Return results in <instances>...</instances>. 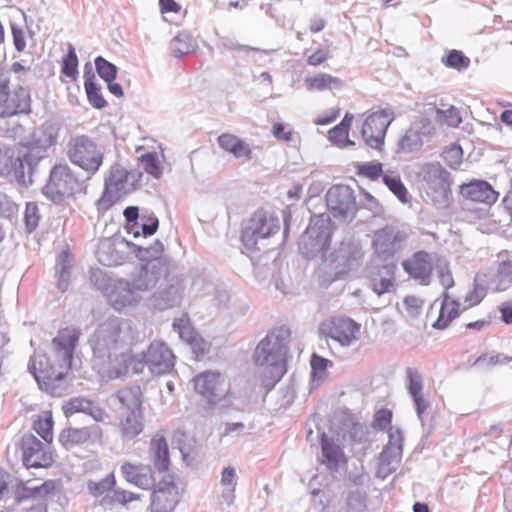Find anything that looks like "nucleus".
Listing matches in <instances>:
<instances>
[{
  "mask_svg": "<svg viewBox=\"0 0 512 512\" xmlns=\"http://www.w3.org/2000/svg\"><path fill=\"white\" fill-rule=\"evenodd\" d=\"M321 448V462L326 465L331 473H338L345 469L347 459L342 448L334 443L333 440L328 439L324 434L321 439Z\"/></svg>",
  "mask_w": 512,
  "mask_h": 512,
  "instance_id": "7c9ffc66",
  "label": "nucleus"
},
{
  "mask_svg": "<svg viewBox=\"0 0 512 512\" xmlns=\"http://www.w3.org/2000/svg\"><path fill=\"white\" fill-rule=\"evenodd\" d=\"M326 202L331 210L343 217H347L355 209L353 191L345 185L331 187L326 194Z\"/></svg>",
  "mask_w": 512,
  "mask_h": 512,
  "instance_id": "bb28decb",
  "label": "nucleus"
},
{
  "mask_svg": "<svg viewBox=\"0 0 512 512\" xmlns=\"http://www.w3.org/2000/svg\"><path fill=\"white\" fill-rule=\"evenodd\" d=\"M394 120V112L390 108L381 109L368 115L365 119L361 135L365 143L376 150L384 144L386 131Z\"/></svg>",
  "mask_w": 512,
  "mask_h": 512,
  "instance_id": "ddd939ff",
  "label": "nucleus"
},
{
  "mask_svg": "<svg viewBox=\"0 0 512 512\" xmlns=\"http://www.w3.org/2000/svg\"><path fill=\"white\" fill-rule=\"evenodd\" d=\"M311 381L313 385L318 386L326 376V369L332 366V362L326 358L313 354L310 360Z\"/></svg>",
  "mask_w": 512,
  "mask_h": 512,
  "instance_id": "de8ad7c7",
  "label": "nucleus"
},
{
  "mask_svg": "<svg viewBox=\"0 0 512 512\" xmlns=\"http://www.w3.org/2000/svg\"><path fill=\"white\" fill-rule=\"evenodd\" d=\"M53 420L50 412H44L41 414L37 421L34 423V430L42 439L47 443H51L53 440Z\"/></svg>",
  "mask_w": 512,
  "mask_h": 512,
  "instance_id": "8fccbe9b",
  "label": "nucleus"
},
{
  "mask_svg": "<svg viewBox=\"0 0 512 512\" xmlns=\"http://www.w3.org/2000/svg\"><path fill=\"white\" fill-rule=\"evenodd\" d=\"M288 330L280 328L268 333L257 345L254 353L256 365L263 367L265 386H274L286 373Z\"/></svg>",
  "mask_w": 512,
  "mask_h": 512,
  "instance_id": "7ed1b4c3",
  "label": "nucleus"
},
{
  "mask_svg": "<svg viewBox=\"0 0 512 512\" xmlns=\"http://www.w3.org/2000/svg\"><path fill=\"white\" fill-rule=\"evenodd\" d=\"M402 458L401 451H394L389 448H384L379 456V466L377 470V477L385 479L390 474L396 471Z\"/></svg>",
  "mask_w": 512,
  "mask_h": 512,
  "instance_id": "58836bf2",
  "label": "nucleus"
},
{
  "mask_svg": "<svg viewBox=\"0 0 512 512\" xmlns=\"http://www.w3.org/2000/svg\"><path fill=\"white\" fill-rule=\"evenodd\" d=\"M67 156L74 165L91 177L102 166L104 152L102 147L89 136L78 135L70 139L67 145Z\"/></svg>",
  "mask_w": 512,
  "mask_h": 512,
  "instance_id": "20e7f679",
  "label": "nucleus"
},
{
  "mask_svg": "<svg viewBox=\"0 0 512 512\" xmlns=\"http://www.w3.org/2000/svg\"><path fill=\"white\" fill-rule=\"evenodd\" d=\"M66 415L84 412L91 415L96 421L102 420L103 412L94 406V404L83 398H73L64 406Z\"/></svg>",
  "mask_w": 512,
  "mask_h": 512,
  "instance_id": "37998d69",
  "label": "nucleus"
},
{
  "mask_svg": "<svg viewBox=\"0 0 512 512\" xmlns=\"http://www.w3.org/2000/svg\"><path fill=\"white\" fill-rule=\"evenodd\" d=\"M115 485V477L113 474H109L99 481L89 480L87 482V488L91 495L99 497L111 490Z\"/></svg>",
  "mask_w": 512,
  "mask_h": 512,
  "instance_id": "6e6d98bb",
  "label": "nucleus"
},
{
  "mask_svg": "<svg viewBox=\"0 0 512 512\" xmlns=\"http://www.w3.org/2000/svg\"><path fill=\"white\" fill-rule=\"evenodd\" d=\"M460 193L466 199L489 205L493 204L498 198V193L484 180H473L461 185Z\"/></svg>",
  "mask_w": 512,
  "mask_h": 512,
  "instance_id": "c756f323",
  "label": "nucleus"
},
{
  "mask_svg": "<svg viewBox=\"0 0 512 512\" xmlns=\"http://www.w3.org/2000/svg\"><path fill=\"white\" fill-rule=\"evenodd\" d=\"M173 329L178 333L179 337L187 343L190 342L197 334V332L192 328L189 320L184 317L174 320Z\"/></svg>",
  "mask_w": 512,
  "mask_h": 512,
  "instance_id": "e2e57ef3",
  "label": "nucleus"
},
{
  "mask_svg": "<svg viewBox=\"0 0 512 512\" xmlns=\"http://www.w3.org/2000/svg\"><path fill=\"white\" fill-rule=\"evenodd\" d=\"M141 160L144 170L148 174L154 177H159L161 175L162 169L155 153H146L141 156Z\"/></svg>",
  "mask_w": 512,
  "mask_h": 512,
  "instance_id": "774afa93",
  "label": "nucleus"
},
{
  "mask_svg": "<svg viewBox=\"0 0 512 512\" xmlns=\"http://www.w3.org/2000/svg\"><path fill=\"white\" fill-rule=\"evenodd\" d=\"M367 499L368 496L365 490L359 487L349 489L345 499L346 512H365Z\"/></svg>",
  "mask_w": 512,
  "mask_h": 512,
  "instance_id": "49530a36",
  "label": "nucleus"
},
{
  "mask_svg": "<svg viewBox=\"0 0 512 512\" xmlns=\"http://www.w3.org/2000/svg\"><path fill=\"white\" fill-rule=\"evenodd\" d=\"M187 279L182 276L172 277L165 287L156 291L151 301L154 307L165 310L181 304Z\"/></svg>",
  "mask_w": 512,
  "mask_h": 512,
  "instance_id": "412c9836",
  "label": "nucleus"
},
{
  "mask_svg": "<svg viewBox=\"0 0 512 512\" xmlns=\"http://www.w3.org/2000/svg\"><path fill=\"white\" fill-rule=\"evenodd\" d=\"M427 197L438 205H446L450 195L448 174L438 163L425 164L420 172Z\"/></svg>",
  "mask_w": 512,
  "mask_h": 512,
  "instance_id": "6e6552de",
  "label": "nucleus"
},
{
  "mask_svg": "<svg viewBox=\"0 0 512 512\" xmlns=\"http://www.w3.org/2000/svg\"><path fill=\"white\" fill-rule=\"evenodd\" d=\"M95 67L98 75L105 81H114L117 75V67L101 56L95 58Z\"/></svg>",
  "mask_w": 512,
  "mask_h": 512,
  "instance_id": "bf43d9fd",
  "label": "nucleus"
},
{
  "mask_svg": "<svg viewBox=\"0 0 512 512\" xmlns=\"http://www.w3.org/2000/svg\"><path fill=\"white\" fill-rule=\"evenodd\" d=\"M321 330L341 346L349 347L359 339L361 325L350 318L337 317L323 323Z\"/></svg>",
  "mask_w": 512,
  "mask_h": 512,
  "instance_id": "2eb2a0df",
  "label": "nucleus"
},
{
  "mask_svg": "<svg viewBox=\"0 0 512 512\" xmlns=\"http://www.w3.org/2000/svg\"><path fill=\"white\" fill-rule=\"evenodd\" d=\"M78 339L79 332L76 329H62L52 341L53 362L45 354L35 353L31 357L28 370L42 390L61 396Z\"/></svg>",
  "mask_w": 512,
  "mask_h": 512,
  "instance_id": "f257e3e1",
  "label": "nucleus"
},
{
  "mask_svg": "<svg viewBox=\"0 0 512 512\" xmlns=\"http://www.w3.org/2000/svg\"><path fill=\"white\" fill-rule=\"evenodd\" d=\"M117 398L127 411H142V391L139 386L120 389Z\"/></svg>",
  "mask_w": 512,
  "mask_h": 512,
  "instance_id": "a19ab883",
  "label": "nucleus"
},
{
  "mask_svg": "<svg viewBox=\"0 0 512 512\" xmlns=\"http://www.w3.org/2000/svg\"><path fill=\"white\" fill-rule=\"evenodd\" d=\"M84 86L87 94V98L89 103L97 109H102L107 105L106 100L104 99L101 87L95 83V75L92 72V68L89 64L85 65L84 72Z\"/></svg>",
  "mask_w": 512,
  "mask_h": 512,
  "instance_id": "4c0bfd02",
  "label": "nucleus"
},
{
  "mask_svg": "<svg viewBox=\"0 0 512 512\" xmlns=\"http://www.w3.org/2000/svg\"><path fill=\"white\" fill-rule=\"evenodd\" d=\"M508 362H512V357H509L505 354H482L480 355L474 362L475 366H495V365H503Z\"/></svg>",
  "mask_w": 512,
  "mask_h": 512,
  "instance_id": "680f3d73",
  "label": "nucleus"
},
{
  "mask_svg": "<svg viewBox=\"0 0 512 512\" xmlns=\"http://www.w3.org/2000/svg\"><path fill=\"white\" fill-rule=\"evenodd\" d=\"M170 261L167 259H151L141 266L131 284L139 292L151 290L159 280L167 276Z\"/></svg>",
  "mask_w": 512,
  "mask_h": 512,
  "instance_id": "dca6fc26",
  "label": "nucleus"
},
{
  "mask_svg": "<svg viewBox=\"0 0 512 512\" xmlns=\"http://www.w3.org/2000/svg\"><path fill=\"white\" fill-rule=\"evenodd\" d=\"M195 391L210 404L220 402L228 391L224 389V377L217 371H205L193 379Z\"/></svg>",
  "mask_w": 512,
  "mask_h": 512,
  "instance_id": "a211bd4d",
  "label": "nucleus"
},
{
  "mask_svg": "<svg viewBox=\"0 0 512 512\" xmlns=\"http://www.w3.org/2000/svg\"><path fill=\"white\" fill-rule=\"evenodd\" d=\"M426 112L427 115L434 117L438 122L447 124L450 127H457L462 122L460 112L454 106L442 110L435 105L429 104L426 106Z\"/></svg>",
  "mask_w": 512,
  "mask_h": 512,
  "instance_id": "79ce46f5",
  "label": "nucleus"
},
{
  "mask_svg": "<svg viewBox=\"0 0 512 512\" xmlns=\"http://www.w3.org/2000/svg\"><path fill=\"white\" fill-rule=\"evenodd\" d=\"M195 39L186 31L179 32L170 42V49L175 57L193 52L196 48Z\"/></svg>",
  "mask_w": 512,
  "mask_h": 512,
  "instance_id": "c03bdc74",
  "label": "nucleus"
},
{
  "mask_svg": "<svg viewBox=\"0 0 512 512\" xmlns=\"http://www.w3.org/2000/svg\"><path fill=\"white\" fill-rule=\"evenodd\" d=\"M48 445L42 443L36 436L26 434L22 437V459L27 468H44L51 465L52 454L47 450Z\"/></svg>",
  "mask_w": 512,
  "mask_h": 512,
  "instance_id": "6ab92c4d",
  "label": "nucleus"
},
{
  "mask_svg": "<svg viewBox=\"0 0 512 512\" xmlns=\"http://www.w3.org/2000/svg\"><path fill=\"white\" fill-rule=\"evenodd\" d=\"M120 470L127 482L141 489H150L155 485L154 472L149 465L124 462Z\"/></svg>",
  "mask_w": 512,
  "mask_h": 512,
  "instance_id": "a878e982",
  "label": "nucleus"
},
{
  "mask_svg": "<svg viewBox=\"0 0 512 512\" xmlns=\"http://www.w3.org/2000/svg\"><path fill=\"white\" fill-rule=\"evenodd\" d=\"M58 131L59 129L55 124H43L35 133V143L30 147L41 149L43 151L44 158L46 149L56 144L58 138Z\"/></svg>",
  "mask_w": 512,
  "mask_h": 512,
  "instance_id": "ea45409f",
  "label": "nucleus"
},
{
  "mask_svg": "<svg viewBox=\"0 0 512 512\" xmlns=\"http://www.w3.org/2000/svg\"><path fill=\"white\" fill-rule=\"evenodd\" d=\"M180 499L178 486L171 476H165L156 486L151 498V512H171Z\"/></svg>",
  "mask_w": 512,
  "mask_h": 512,
  "instance_id": "aec40b11",
  "label": "nucleus"
},
{
  "mask_svg": "<svg viewBox=\"0 0 512 512\" xmlns=\"http://www.w3.org/2000/svg\"><path fill=\"white\" fill-rule=\"evenodd\" d=\"M474 289L465 298L463 310L478 304L485 296L488 289L492 291H505L512 284V261L499 262L496 272L490 279L484 273H478L474 280Z\"/></svg>",
  "mask_w": 512,
  "mask_h": 512,
  "instance_id": "423d86ee",
  "label": "nucleus"
},
{
  "mask_svg": "<svg viewBox=\"0 0 512 512\" xmlns=\"http://www.w3.org/2000/svg\"><path fill=\"white\" fill-rule=\"evenodd\" d=\"M407 374V389L409 395L417 396L423 393V377L422 375L414 368L408 367L406 369Z\"/></svg>",
  "mask_w": 512,
  "mask_h": 512,
  "instance_id": "052dcab7",
  "label": "nucleus"
},
{
  "mask_svg": "<svg viewBox=\"0 0 512 512\" xmlns=\"http://www.w3.org/2000/svg\"><path fill=\"white\" fill-rule=\"evenodd\" d=\"M131 248L135 253L136 257L142 261H148L151 259H162L160 255L164 250V246L160 241H155L150 247H142L139 245L131 244Z\"/></svg>",
  "mask_w": 512,
  "mask_h": 512,
  "instance_id": "603ef678",
  "label": "nucleus"
},
{
  "mask_svg": "<svg viewBox=\"0 0 512 512\" xmlns=\"http://www.w3.org/2000/svg\"><path fill=\"white\" fill-rule=\"evenodd\" d=\"M409 234L405 230L386 226L374 232L372 248L382 260H389L404 250Z\"/></svg>",
  "mask_w": 512,
  "mask_h": 512,
  "instance_id": "1a4fd4ad",
  "label": "nucleus"
},
{
  "mask_svg": "<svg viewBox=\"0 0 512 512\" xmlns=\"http://www.w3.org/2000/svg\"><path fill=\"white\" fill-rule=\"evenodd\" d=\"M41 159H43L41 149L27 147L19 153L13 164V172L21 185L27 187L33 183L32 174Z\"/></svg>",
  "mask_w": 512,
  "mask_h": 512,
  "instance_id": "b1692460",
  "label": "nucleus"
},
{
  "mask_svg": "<svg viewBox=\"0 0 512 512\" xmlns=\"http://www.w3.org/2000/svg\"><path fill=\"white\" fill-rule=\"evenodd\" d=\"M280 229L279 220L268 216L263 211H257L244 225L242 242L248 250L256 249L259 239H266Z\"/></svg>",
  "mask_w": 512,
  "mask_h": 512,
  "instance_id": "9b49d317",
  "label": "nucleus"
},
{
  "mask_svg": "<svg viewBox=\"0 0 512 512\" xmlns=\"http://www.w3.org/2000/svg\"><path fill=\"white\" fill-rule=\"evenodd\" d=\"M145 361L149 370L156 375L170 372L174 367L175 356L164 342H152L145 352Z\"/></svg>",
  "mask_w": 512,
  "mask_h": 512,
  "instance_id": "5701e85b",
  "label": "nucleus"
},
{
  "mask_svg": "<svg viewBox=\"0 0 512 512\" xmlns=\"http://www.w3.org/2000/svg\"><path fill=\"white\" fill-rule=\"evenodd\" d=\"M131 340L132 329L129 322L110 318L99 324L89 341L95 359L107 370L119 360L121 352L128 350Z\"/></svg>",
  "mask_w": 512,
  "mask_h": 512,
  "instance_id": "f03ea898",
  "label": "nucleus"
},
{
  "mask_svg": "<svg viewBox=\"0 0 512 512\" xmlns=\"http://www.w3.org/2000/svg\"><path fill=\"white\" fill-rule=\"evenodd\" d=\"M145 366H147L145 353L138 358L128 353L127 350H124L121 352L119 360L107 368V372L110 378H120L126 375L130 370L134 374L141 373Z\"/></svg>",
  "mask_w": 512,
  "mask_h": 512,
  "instance_id": "2f4dec72",
  "label": "nucleus"
},
{
  "mask_svg": "<svg viewBox=\"0 0 512 512\" xmlns=\"http://www.w3.org/2000/svg\"><path fill=\"white\" fill-rule=\"evenodd\" d=\"M434 117L427 115L426 107L424 108L423 115L417 117L411 124L410 128L419 134L423 139L429 137L434 133L435 126L432 122Z\"/></svg>",
  "mask_w": 512,
  "mask_h": 512,
  "instance_id": "864d4df0",
  "label": "nucleus"
},
{
  "mask_svg": "<svg viewBox=\"0 0 512 512\" xmlns=\"http://www.w3.org/2000/svg\"><path fill=\"white\" fill-rule=\"evenodd\" d=\"M30 108L29 91L19 86L9 93V77L0 70V117L6 118L17 113H24Z\"/></svg>",
  "mask_w": 512,
  "mask_h": 512,
  "instance_id": "4468645a",
  "label": "nucleus"
},
{
  "mask_svg": "<svg viewBox=\"0 0 512 512\" xmlns=\"http://www.w3.org/2000/svg\"><path fill=\"white\" fill-rule=\"evenodd\" d=\"M67 55L63 58L61 72L71 80H76L78 75V58L75 47L68 43Z\"/></svg>",
  "mask_w": 512,
  "mask_h": 512,
  "instance_id": "09e8293b",
  "label": "nucleus"
},
{
  "mask_svg": "<svg viewBox=\"0 0 512 512\" xmlns=\"http://www.w3.org/2000/svg\"><path fill=\"white\" fill-rule=\"evenodd\" d=\"M131 244L124 239L104 238L98 244L96 257L105 266L121 265L127 259L125 249Z\"/></svg>",
  "mask_w": 512,
  "mask_h": 512,
  "instance_id": "393cba45",
  "label": "nucleus"
},
{
  "mask_svg": "<svg viewBox=\"0 0 512 512\" xmlns=\"http://www.w3.org/2000/svg\"><path fill=\"white\" fill-rule=\"evenodd\" d=\"M149 458L158 472H166L169 469V446L163 435L155 434L149 446Z\"/></svg>",
  "mask_w": 512,
  "mask_h": 512,
  "instance_id": "473e14b6",
  "label": "nucleus"
},
{
  "mask_svg": "<svg viewBox=\"0 0 512 512\" xmlns=\"http://www.w3.org/2000/svg\"><path fill=\"white\" fill-rule=\"evenodd\" d=\"M124 216L127 220V229L129 234H133V237L137 238L140 236L139 223V211L137 207L129 206L124 210Z\"/></svg>",
  "mask_w": 512,
  "mask_h": 512,
  "instance_id": "69168bd1",
  "label": "nucleus"
},
{
  "mask_svg": "<svg viewBox=\"0 0 512 512\" xmlns=\"http://www.w3.org/2000/svg\"><path fill=\"white\" fill-rule=\"evenodd\" d=\"M442 61L447 67L458 71H464L470 65V59L459 50H451Z\"/></svg>",
  "mask_w": 512,
  "mask_h": 512,
  "instance_id": "4d7b16f0",
  "label": "nucleus"
},
{
  "mask_svg": "<svg viewBox=\"0 0 512 512\" xmlns=\"http://www.w3.org/2000/svg\"><path fill=\"white\" fill-rule=\"evenodd\" d=\"M330 236L329 216L325 214L314 215L299 239V250L306 258H314L327 249Z\"/></svg>",
  "mask_w": 512,
  "mask_h": 512,
  "instance_id": "0eeeda50",
  "label": "nucleus"
},
{
  "mask_svg": "<svg viewBox=\"0 0 512 512\" xmlns=\"http://www.w3.org/2000/svg\"><path fill=\"white\" fill-rule=\"evenodd\" d=\"M144 429L143 411H126L119 422V430L124 440H132Z\"/></svg>",
  "mask_w": 512,
  "mask_h": 512,
  "instance_id": "c9c22d12",
  "label": "nucleus"
},
{
  "mask_svg": "<svg viewBox=\"0 0 512 512\" xmlns=\"http://www.w3.org/2000/svg\"><path fill=\"white\" fill-rule=\"evenodd\" d=\"M40 220L39 208L36 203L29 202L26 204L24 221L26 230L31 233L38 226Z\"/></svg>",
  "mask_w": 512,
  "mask_h": 512,
  "instance_id": "0e129e2a",
  "label": "nucleus"
},
{
  "mask_svg": "<svg viewBox=\"0 0 512 512\" xmlns=\"http://www.w3.org/2000/svg\"><path fill=\"white\" fill-rule=\"evenodd\" d=\"M383 181L402 203L407 202V189L402 184L398 175L385 174Z\"/></svg>",
  "mask_w": 512,
  "mask_h": 512,
  "instance_id": "13d9d810",
  "label": "nucleus"
},
{
  "mask_svg": "<svg viewBox=\"0 0 512 512\" xmlns=\"http://www.w3.org/2000/svg\"><path fill=\"white\" fill-rule=\"evenodd\" d=\"M304 86L309 92L335 91L344 87V81L328 73H316L305 77Z\"/></svg>",
  "mask_w": 512,
  "mask_h": 512,
  "instance_id": "f704fd0d",
  "label": "nucleus"
},
{
  "mask_svg": "<svg viewBox=\"0 0 512 512\" xmlns=\"http://www.w3.org/2000/svg\"><path fill=\"white\" fill-rule=\"evenodd\" d=\"M438 261V254L421 250L405 259L402 262V267L410 277L419 281L421 284L428 285L434 265H436Z\"/></svg>",
  "mask_w": 512,
  "mask_h": 512,
  "instance_id": "f3484780",
  "label": "nucleus"
},
{
  "mask_svg": "<svg viewBox=\"0 0 512 512\" xmlns=\"http://www.w3.org/2000/svg\"><path fill=\"white\" fill-rule=\"evenodd\" d=\"M461 304L457 301L448 300V296L445 295V299L441 306V310L438 316V319L433 324L434 328L444 329L448 326V324L458 316L459 309Z\"/></svg>",
  "mask_w": 512,
  "mask_h": 512,
  "instance_id": "a18cd8bd",
  "label": "nucleus"
},
{
  "mask_svg": "<svg viewBox=\"0 0 512 512\" xmlns=\"http://www.w3.org/2000/svg\"><path fill=\"white\" fill-rule=\"evenodd\" d=\"M442 157L449 167L455 169L462 162V149L460 146L452 145L443 151Z\"/></svg>",
  "mask_w": 512,
  "mask_h": 512,
  "instance_id": "338daca9",
  "label": "nucleus"
},
{
  "mask_svg": "<svg viewBox=\"0 0 512 512\" xmlns=\"http://www.w3.org/2000/svg\"><path fill=\"white\" fill-rule=\"evenodd\" d=\"M102 430L98 424L82 428H67L59 435V442L66 448L71 449L75 445L83 444L89 440H99Z\"/></svg>",
  "mask_w": 512,
  "mask_h": 512,
  "instance_id": "c85d7f7f",
  "label": "nucleus"
},
{
  "mask_svg": "<svg viewBox=\"0 0 512 512\" xmlns=\"http://www.w3.org/2000/svg\"><path fill=\"white\" fill-rule=\"evenodd\" d=\"M331 257V263L338 270V273H345L360 265L363 252L358 242L345 240L341 242Z\"/></svg>",
  "mask_w": 512,
  "mask_h": 512,
  "instance_id": "4be33fe9",
  "label": "nucleus"
},
{
  "mask_svg": "<svg viewBox=\"0 0 512 512\" xmlns=\"http://www.w3.org/2000/svg\"><path fill=\"white\" fill-rule=\"evenodd\" d=\"M137 177V173L128 171L118 163L112 165L105 177V191L101 201L111 204L127 195L133 191Z\"/></svg>",
  "mask_w": 512,
  "mask_h": 512,
  "instance_id": "f8f14e48",
  "label": "nucleus"
},
{
  "mask_svg": "<svg viewBox=\"0 0 512 512\" xmlns=\"http://www.w3.org/2000/svg\"><path fill=\"white\" fill-rule=\"evenodd\" d=\"M80 184L68 165H56L50 172L44 194L54 203H61L64 198L74 195Z\"/></svg>",
  "mask_w": 512,
  "mask_h": 512,
  "instance_id": "9d476101",
  "label": "nucleus"
},
{
  "mask_svg": "<svg viewBox=\"0 0 512 512\" xmlns=\"http://www.w3.org/2000/svg\"><path fill=\"white\" fill-rule=\"evenodd\" d=\"M237 482L236 468L232 466L225 467L221 472L219 481L220 493L218 499L220 506L230 507L234 503Z\"/></svg>",
  "mask_w": 512,
  "mask_h": 512,
  "instance_id": "72a5a7b5",
  "label": "nucleus"
},
{
  "mask_svg": "<svg viewBox=\"0 0 512 512\" xmlns=\"http://www.w3.org/2000/svg\"><path fill=\"white\" fill-rule=\"evenodd\" d=\"M396 270L393 262L374 267L369 273V287L379 296L390 292L395 286Z\"/></svg>",
  "mask_w": 512,
  "mask_h": 512,
  "instance_id": "cd10ccee",
  "label": "nucleus"
},
{
  "mask_svg": "<svg viewBox=\"0 0 512 512\" xmlns=\"http://www.w3.org/2000/svg\"><path fill=\"white\" fill-rule=\"evenodd\" d=\"M219 146L233 154L236 158L248 161L251 159V149L247 143L235 135L224 133L218 137Z\"/></svg>",
  "mask_w": 512,
  "mask_h": 512,
  "instance_id": "e433bc0d",
  "label": "nucleus"
},
{
  "mask_svg": "<svg viewBox=\"0 0 512 512\" xmlns=\"http://www.w3.org/2000/svg\"><path fill=\"white\" fill-rule=\"evenodd\" d=\"M424 143L423 138L413 129L409 128L399 140V149L405 153L419 150Z\"/></svg>",
  "mask_w": 512,
  "mask_h": 512,
  "instance_id": "3c124183",
  "label": "nucleus"
},
{
  "mask_svg": "<svg viewBox=\"0 0 512 512\" xmlns=\"http://www.w3.org/2000/svg\"><path fill=\"white\" fill-rule=\"evenodd\" d=\"M352 120L353 115L346 114L342 122L329 131V139L336 144H343L346 141L351 143L348 140V129Z\"/></svg>",
  "mask_w": 512,
  "mask_h": 512,
  "instance_id": "5fc2aeb1",
  "label": "nucleus"
},
{
  "mask_svg": "<svg viewBox=\"0 0 512 512\" xmlns=\"http://www.w3.org/2000/svg\"><path fill=\"white\" fill-rule=\"evenodd\" d=\"M91 280L105 292L108 301L116 310L135 306L141 301L140 294L128 280L111 279L102 271L93 272Z\"/></svg>",
  "mask_w": 512,
  "mask_h": 512,
  "instance_id": "39448f33",
  "label": "nucleus"
}]
</instances>
